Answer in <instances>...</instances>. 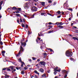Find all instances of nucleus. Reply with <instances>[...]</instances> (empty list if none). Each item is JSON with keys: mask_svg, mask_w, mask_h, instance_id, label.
<instances>
[{"mask_svg": "<svg viewBox=\"0 0 78 78\" xmlns=\"http://www.w3.org/2000/svg\"><path fill=\"white\" fill-rule=\"evenodd\" d=\"M35 2H37L38 0H34Z\"/></svg>", "mask_w": 78, "mask_h": 78, "instance_id": "obj_58", "label": "nucleus"}, {"mask_svg": "<svg viewBox=\"0 0 78 78\" xmlns=\"http://www.w3.org/2000/svg\"><path fill=\"white\" fill-rule=\"evenodd\" d=\"M56 4V2H55L53 3V5H55Z\"/></svg>", "mask_w": 78, "mask_h": 78, "instance_id": "obj_36", "label": "nucleus"}, {"mask_svg": "<svg viewBox=\"0 0 78 78\" xmlns=\"http://www.w3.org/2000/svg\"><path fill=\"white\" fill-rule=\"evenodd\" d=\"M5 78H9V76L8 75H6L5 77Z\"/></svg>", "mask_w": 78, "mask_h": 78, "instance_id": "obj_22", "label": "nucleus"}, {"mask_svg": "<svg viewBox=\"0 0 78 78\" xmlns=\"http://www.w3.org/2000/svg\"><path fill=\"white\" fill-rule=\"evenodd\" d=\"M20 14H16V16H17L18 17H19V16H20Z\"/></svg>", "mask_w": 78, "mask_h": 78, "instance_id": "obj_25", "label": "nucleus"}, {"mask_svg": "<svg viewBox=\"0 0 78 78\" xmlns=\"http://www.w3.org/2000/svg\"><path fill=\"white\" fill-rule=\"evenodd\" d=\"M10 68L12 69V70H14V67L13 66H11Z\"/></svg>", "mask_w": 78, "mask_h": 78, "instance_id": "obj_17", "label": "nucleus"}, {"mask_svg": "<svg viewBox=\"0 0 78 78\" xmlns=\"http://www.w3.org/2000/svg\"><path fill=\"white\" fill-rule=\"evenodd\" d=\"M55 78H58V76H56L55 77Z\"/></svg>", "mask_w": 78, "mask_h": 78, "instance_id": "obj_64", "label": "nucleus"}, {"mask_svg": "<svg viewBox=\"0 0 78 78\" xmlns=\"http://www.w3.org/2000/svg\"><path fill=\"white\" fill-rule=\"evenodd\" d=\"M73 27L74 28H76V27L75 26H73Z\"/></svg>", "mask_w": 78, "mask_h": 78, "instance_id": "obj_52", "label": "nucleus"}, {"mask_svg": "<svg viewBox=\"0 0 78 78\" xmlns=\"http://www.w3.org/2000/svg\"><path fill=\"white\" fill-rule=\"evenodd\" d=\"M21 45L22 46H23V47H25V46H26V43L24 42L22 43H21Z\"/></svg>", "mask_w": 78, "mask_h": 78, "instance_id": "obj_9", "label": "nucleus"}, {"mask_svg": "<svg viewBox=\"0 0 78 78\" xmlns=\"http://www.w3.org/2000/svg\"><path fill=\"white\" fill-rule=\"evenodd\" d=\"M23 15L25 17H27V14H23Z\"/></svg>", "mask_w": 78, "mask_h": 78, "instance_id": "obj_14", "label": "nucleus"}, {"mask_svg": "<svg viewBox=\"0 0 78 78\" xmlns=\"http://www.w3.org/2000/svg\"><path fill=\"white\" fill-rule=\"evenodd\" d=\"M67 75L66 74V75L65 76H64V78H67Z\"/></svg>", "mask_w": 78, "mask_h": 78, "instance_id": "obj_41", "label": "nucleus"}, {"mask_svg": "<svg viewBox=\"0 0 78 78\" xmlns=\"http://www.w3.org/2000/svg\"><path fill=\"white\" fill-rule=\"evenodd\" d=\"M28 27V25H26V28H27Z\"/></svg>", "mask_w": 78, "mask_h": 78, "instance_id": "obj_57", "label": "nucleus"}, {"mask_svg": "<svg viewBox=\"0 0 78 78\" xmlns=\"http://www.w3.org/2000/svg\"><path fill=\"white\" fill-rule=\"evenodd\" d=\"M40 61V59H38L37 60V61H38V62Z\"/></svg>", "mask_w": 78, "mask_h": 78, "instance_id": "obj_55", "label": "nucleus"}, {"mask_svg": "<svg viewBox=\"0 0 78 78\" xmlns=\"http://www.w3.org/2000/svg\"><path fill=\"white\" fill-rule=\"evenodd\" d=\"M53 31V30L50 31L48 32V33H52Z\"/></svg>", "mask_w": 78, "mask_h": 78, "instance_id": "obj_29", "label": "nucleus"}, {"mask_svg": "<svg viewBox=\"0 0 78 78\" xmlns=\"http://www.w3.org/2000/svg\"><path fill=\"white\" fill-rule=\"evenodd\" d=\"M23 48L22 47V46H20V51L19 52L18 54L16 55V56L18 57V56H20V53L21 51H23Z\"/></svg>", "mask_w": 78, "mask_h": 78, "instance_id": "obj_2", "label": "nucleus"}, {"mask_svg": "<svg viewBox=\"0 0 78 78\" xmlns=\"http://www.w3.org/2000/svg\"><path fill=\"white\" fill-rule=\"evenodd\" d=\"M44 14H45V13H41V16H43V15H44Z\"/></svg>", "mask_w": 78, "mask_h": 78, "instance_id": "obj_35", "label": "nucleus"}, {"mask_svg": "<svg viewBox=\"0 0 78 78\" xmlns=\"http://www.w3.org/2000/svg\"><path fill=\"white\" fill-rule=\"evenodd\" d=\"M22 64L21 65V67L23 66V65L24 64V62H21Z\"/></svg>", "mask_w": 78, "mask_h": 78, "instance_id": "obj_15", "label": "nucleus"}, {"mask_svg": "<svg viewBox=\"0 0 78 78\" xmlns=\"http://www.w3.org/2000/svg\"><path fill=\"white\" fill-rule=\"evenodd\" d=\"M24 7L25 9H28V8L30 7V4L28 3V2L25 3L24 4Z\"/></svg>", "mask_w": 78, "mask_h": 78, "instance_id": "obj_3", "label": "nucleus"}, {"mask_svg": "<svg viewBox=\"0 0 78 78\" xmlns=\"http://www.w3.org/2000/svg\"><path fill=\"white\" fill-rule=\"evenodd\" d=\"M3 4V1H2L0 2V10H1L2 9V5Z\"/></svg>", "mask_w": 78, "mask_h": 78, "instance_id": "obj_8", "label": "nucleus"}, {"mask_svg": "<svg viewBox=\"0 0 78 78\" xmlns=\"http://www.w3.org/2000/svg\"><path fill=\"white\" fill-rule=\"evenodd\" d=\"M66 55L68 57H71L72 56V52L67 51L66 52Z\"/></svg>", "mask_w": 78, "mask_h": 78, "instance_id": "obj_1", "label": "nucleus"}, {"mask_svg": "<svg viewBox=\"0 0 78 78\" xmlns=\"http://www.w3.org/2000/svg\"><path fill=\"white\" fill-rule=\"evenodd\" d=\"M18 10L20 11H21V9L19 8H18Z\"/></svg>", "mask_w": 78, "mask_h": 78, "instance_id": "obj_45", "label": "nucleus"}, {"mask_svg": "<svg viewBox=\"0 0 78 78\" xmlns=\"http://www.w3.org/2000/svg\"><path fill=\"white\" fill-rule=\"evenodd\" d=\"M58 69V67H56V68H54L55 72H59L60 71H61V69Z\"/></svg>", "mask_w": 78, "mask_h": 78, "instance_id": "obj_5", "label": "nucleus"}, {"mask_svg": "<svg viewBox=\"0 0 78 78\" xmlns=\"http://www.w3.org/2000/svg\"><path fill=\"white\" fill-rule=\"evenodd\" d=\"M16 69L17 70H19V68H17V67L16 68Z\"/></svg>", "mask_w": 78, "mask_h": 78, "instance_id": "obj_63", "label": "nucleus"}, {"mask_svg": "<svg viewBox=\"0 0 78 78\" xmlns=\"http://www.w3.org/2000/svg\"><path fill=\"white\" fill-rule=\"evenodd\" d=\"M30 78H33V77H34V76L33 75H30Z\"/></svg>", "mask_w": 78, "mask_h": 78, "instance_id": "obj_30", "label": "nucleus"}, {"mask_svg": "<svg viewBox=\"0 0 78 78\" xmlns=\"http://www.w3.org/2000/svg\"><path fill=\"white\" fill-rule=\"evenodd\" d=\"M19 61L20 62H22V60L21 59V58H19Z\"/></svg>", "mask_w": 78, "mask_h": 78, "instance_id": "obj_21", "label": "nucleus"}, {"mask_svg": "<svg viewBox=\"0 0 78 78\" xmlns=\"http://www.w3.org/2000/svg\"><path fill=\"white\" fill-rule=\"evenodd\" d=\"M69 20H71V18H69Z\"/></svg>", "mask_w": 78, "mask_h": 78, "instance_id": "obj_61", "label": "nucleus"}, {"mask_svg": "<svg viewBox=\"0 0 78 78\" xmlns=\"http://www.w3.org/2000/svg\"><path fill=\"white\" fill-rule=\"evenodd\" d=\"M58 18H59L60 17H61V16H57Z\"/></svg>", "mask_w": 78, "mask_h": 78, "instance_id": "obj_54", "label": "nucleus"}, {"mask_svg": "<svg viewBox=\"0 0 78 78\" xmlns=\"http://www.w3.org/2000/svg\"><path fill=\"white\" fill-rule=\"evenodd\" d=\"M6 70V68H4L3 69V70Z\"/></svg>", "mask_w": 78, "mask_h": 78, "instance_id": "obj_56", "label": "nucleus"}, {"mask_svg": "<svg viewBox=\"0 0 78 78\" xmlns=\"http://www.w3.org/2000/svg\"><path fill=\"white\" fill-rule=\"evenodd\" d=\"M41 4L42 5H43V6L45 5V2H41Z\"/></svg>", "mask_w": 78, "mask_h": 78, "instance_id": "obj_12", "label": "nucleus"}, {"mask_svg": "<svg viewBox=\"0 0 78 78\" xmlns=\"http://www.w3.org/2000/svg\"><path fill=\"white\" fill-rule=\"evenodd\" d=\"M47 56V53H44V57H46Z\"/></svg>", "mask_w": 78, "mask_h": 78, "instance_id": "obj_18", "label": "nucleus"}, {"mask_svg": "<svg viewBox=\"0 0 78 78\" xmlns=\"http://www.w3.org/2000/svg\"><path fill=\"white\" fill-rule=\"evenodd\" d=\"M46 77V74L45 73H44L42 76V77L43 78H44V77Z\"/></svg>", "mask_w": 78, "mask_h": 78, "instance_id": "obj_13", "label": "nucleus"}, {"mask_svg": "<svg viewBox=\"0 0 78 78\" xmlns=\"http://www.w3.org/2000/svg\"><path fill=\"white\" fill-rule=\"evenodd\" d=\"M31 34V33H30V32L29 31H28V34Z\"/></svg>", "mask_w": 78, "mask_h": 78, "instance_id": "obj_44", "label": "nucleus"}, {"mask_svg": "<svg viewBox=\"0 0 78 78\" xmlns=\"http://www.w3.org/2000/svg\"><path fill=\"white\" fill-rule=\"evenodd\" d=\"M21 73L22 75H23V74H24V73H24V71H23L21 72Z\"/></svg>", "mask_w": 78, "mask_h": 78, "instance_id": "obj_20", "label": "nucleus"}, {"mask_svg": "<svg viewBox=\"0 0 78 78\" xmlns=\"http://www.w3.org/2000/svg\"><path fill=\"white\" fill-rule=\"evenodd\" d=\"M48 73H50V70H48L47 71Z\"/></svg>", "mask_w": 78, "mask_h": 78, "instance_id": "obj_34", "label": "nucleus"}, {"mask_svg": "<svg viewBox=\"0 0 78 78\" xmlns=\"http://www.w3.org/2000/svg\"><path fill=\"white\" fill-rule=\"evenodd\" d=\"M34 14L32 16V18H34Z\"/></svg>", "mask_w": 78, "mask_h": 78, "instance_id": "obj_38", "label": "nucleus"}, {"mask_svg": "<svg viewBox=\"0 0 78 78\" xmlns=\"http://www.w3.org/2000/svg\"><path fill=\"white\" fill-rule=\"evenodd\" d=\"M70 60H71V61H73V58H70Z\"/></svg>", "mask_w": 78, "mask_h": 78, "instance_id": "obj_50", "label": "nucleus"}, {"mask_svg": "<svg viewBox=\"0 0 78 78\" xmlns=\"http://www.w3.org/2000/svg\"><path fill=\"white\" fill-rule=\"evenodd\" d=\"M21 26H22V27H25V25H24V24H23V23H22L21 24Z\"/></svg>", "mask_w": 78, "mask_h": 78, "instance_id": "obj_19", "label": "nucleus"}, {"mask_svg": "<svg viewBox=\"0 0 78 78\" xmlns=\"http://www.w3.org/2000/svg\"><path fill=\"white\" fill-rule=\"evenodd\" d=\"M69 10H70V11H71L72 12V11H73V9H69Z\"/></svg>", "mask_w": 78, "mask_h": 78, "instance_id": "obj_42", "label": "nucleus"}, {"mask_svg": "<svg viewBox=\"0 0 78 78\" xmlns=\"http://www.w3.org/2000/svg\"><path fill=\"white\" fill-rule=\"evenodd\" d=\"M40 64H41L42 66H45V62H44L41 61L40 62Z\"/></svg>", "mask_w": 78, "mask_h": 78, "instance_id": "obj_6", "label": "nucleus"}, {"mask_svg": "<svg viewBox=\"0 0 78 78\" xmlns=\"http://www.w3.org/2000/svg\"><path fill=\"white\" fill-rule=\"evenodd\" d=\"M41 42H42H42H43L42 39L41 40Z\"/></svg>", "mask_w": 78, "mask_h": 78, "instance_id": "obj_59", "label": "nucleus"}, {"mask_svg": "<svg viewBox=\"0 0 78 78\" xmlns=\"http://www.w3.org/2000/svg\"><path fill=\"white\" fill-rule=\"evenodd\" d=\"M60 28H63V27L62 26H60Z\"/></svg>", "mask_w": 78, "mask_h": 78, "instance_id": "obj_60", "label": "nucleus"}, {"mask_svg": "<svg viewBox=\"0 0 78 78\" xmlns=\"http://www.w3.org/2000/svg\"><path fill=\"white\" fill-rule=\"evenodd\" d=\"M20 22H22V19L21 18H20Z\"/></svg>", "mask_w": 78, "mask_h": 78, "instance_id": "obj_47", "label": "nucleus"}, {"mask_svg": "<svg viewBox=\"0 0 78 78\" xmlns=\"http://www.w3.org/2000/svg\"><path fill=\"white\" fill-rule=\"evenodd\" d=\"M51 24H52V23L51 22H49V25H51Z\"/></svg>", "mask_w": 78, "mask_h": 78, "instance_id": "obj_49", "label": "nucleus"}, {"mask_svg": "<svg viewBox=\"0 0 78 78\" xmlns=\"http://www.w3.org/2000/svg\"><path fill=\"white\" fill-rule=\"evenodd\" d=\"M40 71L41 73H44V69L42 68H41L40 69Z\"/></svg>", "mask_w": 78, "mask_h": 78, "instance_id": "obj_10", "label": "nucleus"}, {"mask_svg": "<svg viewBox=\"0 0 78 78\" xmlns=\"http://www.w3.org/2000/svg\"><path fill=\"white\" fill-rule=\"evenodd\" d=\"M32 11H37V8L35 7H33L31 9Z\"/></svg>", "mask_w": 78, "mask_h": 78, "instance_id": "obj_4", "label": "nucleus"}, {"mask_svg": "<svg viewBox=\"0 0 78 78\" xmlns=\"http://www.w3.org/2000/svg\"><path fill=\"white\" fill-rule=\"evenodd\" d=\"M54 75H56V72L55 71L54 72Z\"/></svg>", "mask_w": 78, "mask_h": 78, "instance_id": "obj_53", "label": "nucleus"}, {"mask_svg": "<svg viewBox=\"0 0 78 78\" xmlns=\"http://www.w3.org/2000/svg\"><path fill=\"white\" fill-rule=\"evenodd\" d=\"M49 27H50V28H52L53 26L51 25H49L48 26Z\"/></svg>", "mask_w": 78, "mask_h": 78, "instance_id": "obj_37", "label": "nucleus"}, {"mask_svg": "<svg viewBox=\"0 0 78 78\" xmlns=\"http://www.w3.org/2000/svg\"><path fill=\"white\" fill-rule=\"evenodd\" d=\"M36 58L34 57H32V59L33 60H36Z\"/></svg>", "mask_w": 78, "mask_h": 78, "instance_id": "obj_24", "label": "nucleus"}, {"mask_svg": "<svg viewBox=\"0 0 78 78\" xmlns=\"http://www.w3.org/2000/svg\"><path fill=\"white\" fill-rule=\"evenodd\" d=\"M62 23L61 22H60V23H58L57 25L58 27H60L62 25Z\"/></svg>", "mask_w": 78, "mask_h": 78, "instance_id": "obj_7", "label": "nucleus"}, {"mask_svg": "<svg viewBox=\"0 0 78 78\" xmlns=\"http://www.w3.org/2000/svg\"><path fill=\"white\" fill-rule=\"evenodd\" d=\"M57 13H58V14H60V13H61V12H60L59 11H58L57 12Z\"/></svg>", "mask_w": 78, "mask_h": 78, "instance_id": "obj_39", "label": "nucleus"}, {"mask_svg": "<svg viewBox=\"0 0 78 78\" xmlns=\"http://www.w3.org/2000/svg\"><path fill=\"white\" fill-rule=\"evenodd\" d=\"M16 13H19V11H16Z\"/></svg>", "mask_w": 78, "mask_h": 78, "instance_id": "obj_46", "label": "nucleus"}, {"mask_svg": "<svg viewBox=\"0 0 78 78\" xmlns=\"http://www.w3.org/2000/svg\"><path fill=\"white\" fill-rule=\"evenodd\" d=\"M34 73H36V74H37L38 75H39V73H38V72L37 71H36V70H35L34 71Z\"/></svg>", "mask_w": 78, "mask_h": 78, "instance_id": "obj_11", "label": "nucleus"}, {"mask_svg": "<svg viewBox=\"0 0 78 78\" xmlns=\"http://www.w3.org/2000/svg\"><path fill=\"white\" fill-rule=\"evenodd\" d=\"M41 49H43V46H41Z\"/></svg>", "mask_w": 78, "mask_h": 78, "instance_id": "obj_48", "label": "nucleus"}, {"mask_svg": "<svg viewBox=\"0 0 78 78\" xmlns=\"http://www.w3.org/2000/svg\"><path fill=\"white\" fill-rule=\"evenodd\" d=\"M17 22L18 23H19V20H17Z\"/></svg>", "mask_w": 78, "mask_h": 78, "instance_id": "obj_51", "label": "nucleus"}, {"mask_svg": "<svg viewBox=\"0 0 78 78\" xmlns=\"http://www.w3.org/2000/svg\"><path fill=\"white\" fill-rule=\"evenodd\" d=\"M10 70H11V69H10L8 68L7 69V71H10Z\"/></svg>", "mask_w": 78, "mask_h": 78, "instance_id": "obj_43", "label": "nucleus"}, {"mask_svg": "<svg viewBox=\"0 0 78 78\" xmlns=\"http://www.w3.org/2000/svg\"><path fill=\"white\" fill-rule=\"evenodd\" d=\"M28 60L29 61H30V62H31V59L29 58L28 59Z\"/></svg>", "mask_w": 78, "mask_h": 78, "instance_id": "obj_28", "label": "nucleus"}, {"mask_svg": "<svg viewBox=\"0 0 78 78\" xmlns=\"http://www.w3.org/2000/svg\"><path fill=\"white\" fill-rule=\"evenodd\" d=\"M2 54H5V51H2Z\"/></svg>", "mask_w": 78, "mask_h": 78, "instance_id": "obj_27", "label": "nucleus"}, {"mask_svg": "<svg viewBox=\"0 0 78 78\" xmlns=\"http://www.w3.org/2000/svg\"><path fill=\"white\" fill-rule=\"evenodd\" d=\"M0 44H1V45H3V42L2 41H0Z\"/></svg>", "mask_w": 78, "mask_h": 78, "instance_id": "obj_32", "label": "nucleus"}, {"mask_svg": "<svg viewBox=\"0 0 78 78\" xmlns=\"http://www.w3.org/2000/svg\"><path fill=\"white\" fill-rule=\"evenodd\" d=\"M27 69L28 67H27L24 68V69H25V70H27Z\"/></svg>", "mask_w": 78, "mask_h": 78, "instance_id": "obj_33", "label": "nucleus"}, {"mask_svg": "<svg viewBox=\"0 0 78 78\" xmlns=\"http://www.w3.org/2000/svg\"><path fill=\"white\" fill-rule=\"evenodd\" d=\"M73 39H74L75 41H76V37H73Z\"/></svg>", "mask_w": 78, "mask_h": 78, "instance_id": "obj_26", "label": "nucleus"}, {"mask_svg": "<svg viewBox=\"0 0 78 78\" xmlns=\"http://www.w3.org/2000/svg\"><path fill=\"white\" fill-rule=\"evenodd\" d=\"M12 9H14V10L17 9V8H16L15 7H13V8H12Z\"/></svg>", "mask_w": 78, "mask_h": 78, "instance_id": "obj_16", "label": "nucleus"}, {"mask_svg": "<svg viewBox=\"0 0 78 78\" xmlns=\"http://www.w3.org/2000/svg\"><path fill=\"white\" fill-rule=\"evenodd\" d=\"M34 78H38L37 76V75H35Z\"/></svg>", "mask_w": 78, "mask_h": 78, "instance_id": "obj_31", "label": "nucleus"}, {"mask_svg": "<svg viewBox=\"0 0 78 78\" xmlns=\"http://www.w3.org/2000/svg\"><path fill=\"white\" fill-rule=\"evenodd\" d=\"M48 3H52V1L51 0H49L48 1Z\"/></svg>", "mask_w": 78, "mask_h": 78, "instance_id": "obj_40", "label": "nucleus"}, {"mask_svg": "<svg viewBox=\"0 0 78 78\" xmlns=\"http://www.w3.org/2000/svg\"><path fill=\"white\" fill-rule=\"evenodd\" d=\"M38 39L39 40H41V38H38Z\"/></svg>", "mask_w": 78, "mask_h": 78, "instance_id": "obj_62", "label": "nucleus"}, {"mask_svg": "<svg viewBox=\"0 0 78 78\" xmlns=\"http://www.w3.org/2000/svg\"><path fill=\"white\" fill-rule=\"evenodd\" d=\"M48 50H50V51H51V52H52L53 51V50H52V49H50V48H49L48 49Z\"/></svg>", "mask_w": 78, "mask_h": 78, "instance_id": "obj_23", "label": "nucleus"}]
</instances>
